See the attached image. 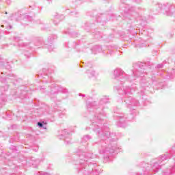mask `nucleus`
<instances>
[{"label": "nucleus", "mask_w": 175, "mask_h": 175, "mask_svg": "<svg viewBox=\"0 0 175 175\" xmlns=\"http://www.w3.org/2000/svg\"><path fill=\"white\" fill-rule=\"evenodd\" d=\"M109 96H103L97 103L96 101L87 102L88 110L92 109L94 116L90 119L92 122L91 128L96 133L98 141L92 143V146H98V154L103 155L105 162H109L110 155L118 152L117 146V136L114 133L109 131V127L105 126V117L106 112L103 110L106 108L105 105L110 103Z\"/></svg>", "instance_id": "1"}, {"label": "nucleus", "mask_w": 175, "mask_h": 175, "mask_svg": "<svg viewBox=\"0 0 175 175\" xmlns=\"http://www.w3.org/2000/svg\"><path fill=\"white\" fill-rule=\"evenodd\" d=\"M115 80H117L123 85L121 90H118L122 95H132L135 91H137V95L142 99H144V91L146 88L151 87L155 83V73H154V64L148 63V66L143 68L137 66L131 71V75H127L121 68L113 70ZM124 84L125 85H124Z\"/></svg>", "instance_id": "2"}, {"label": "nucleus", "mask_w": 175, "mask_h": 175, "mask_svg": "<svg viewBox=\"0 0 175 175\" xmlns=\"http://www.w3.org/2000/svg\"><path fill=\"white\" fill-rule=\"evenodd\" d=\"M78 154L74 157V164L77 172L83 175H99L100 173V165L96 161V155L87 153L81 149L77 152Z\"/></svg>", "instance_id": "3"}, {"label": "nucleus", "mask_w": 175, "mask_h": 175, "mask_svg": "<svg viewBox=\"0 0 175 175\" xmlns=\"http://www.w3.org/2000/svg\"><path fill=\"white\" fill-rule=\"evenodd\" d=\"M124 102L126 103V107L130 109L131 113L128 116V115L123 113H116L114 114V117H116L117 126L120 128H125L126 125H128V122L131 121H133L137 115L136 113V108L140 106V103L139 100H136V98H133L132 97H127L124 99Z\"/></svg>", "instance_id": "4"}, {"label": "nucleus", "mask_w": 175, "mask_h": 175, "mask_svg": "<svg viewBox=\"0 0 175 175\" xmlns=\"http://www.w3.org/2000/svg\"><path fill=\"white\" fill-rule=\"evenodd\" d=\"M50 73H51V70H47L46 68L42 69V73H41L39 77H42L45 79L44 83H49V85L39 86L37 90H39L42 94L45 95H49L51 99H53V95H58L59 92L62 94H68V89L62 85H57L55 83H51L50 78Z\"/></svg>", "instance_id": "5"}, {"label": "nucleus", "mask_w": 175, "mask_h": 175, "mask_svg": "<svg viewBox=\"0 0 175 175\" xmlns=\"http://www.w3.org/2000/svg\"><path fill=\"white\" fill-rule=\"evenodd\" d=\"M126 0H120L122 5L120 8L122 10L124 11V17H128V14H133V12H135V8L131 7L129 4H125V1Z\"/></svg>", "instance_id": "6"}, {"label": "nucleus", "mask_w": 175, "mask_h": 175, "mask_svg": "<svg viewBox=\"0 0 175 175\" xmlns=\"http://www.w3.org/2000/svg\"><path fill=\"white\" fill-rule=\"evenodd\" d=\"M8 88L9 85H5V86H0V109H1V107L4 106L5 103H6L7 96L5 92L8 91Z\"/></svg>", "instance_id": "7"}, {"label": "nucleus", "mask_w": 175, "mask_h": 175, "mask_svg": "<svg viewBox=\"0 0 175 175\" xmlns=\"http://www.w3.org/2000/svg\"><path fill=\"white\" fill-rule=\"evenodd\" d=\"M18 16V18H16V21H21V24L23 25H28V23H25L27 21H32L33 20V18L27 14H17Z\"/></svg>", "instance_id": "8"}, {"label": "nucleus", "mask_w": 175, "mask_h": 175, "mask_svg": "<svg viewBox=\"0 0 175 175\" xmlns=\"http://www.w3.org/2000/svg\"><path fill=\"white\" fill-rule=\"evenodd\" d=\"M64 46L66 49H75L79 53H80V51H84V50L80 49L81 46L77 42H67Z\"/></svg>", "instance_id": "9"}, {"label": "nucleus", "mask_w": 175, "mask_h": 175, "mask_svg": "<svg viewBox=\"0 0 175 175\" xmlns=\"http://www.w3.org/2000/svg\"><path fill=\"white\" fill-rule=\"evenodd\" d=\"M61 137H64V143L66 144H70V133L66 129L62 131Z\"/></svg>", "instance_id": "10"}, {"label": "nucleus", "mask_w": 175, "mask_h": 175, "mask_svg": "<svg viewBox=\"0 0 175 175\" xmlns=\"http://www.w3.org/2000/svg\"><path fill=\"white\" fill-rule=\"evenodd\" d=\"M85 75L88 79H92V77H94L95 80H96V77L98 76V73H96L92 68L88 69L85 72Z\"/></svg>", "instance_id": "11"}, {"label": "nucleus", "mask_w": 175, "mask_h": 175, "mask_svg": "<svg viewBox=\"0 0 175 175\" xmlns=\"http://www.w3.org/2000/svg\"><path fill=\"white\" fill-rule=\"evenodd\" d=\"M164 80H172L175 77V68L163 75Z\"/></svg>", "instance_id": "12"}, {"label": "nucleus", "mask_w": 175, "mask_h": 175, "mask_svg": "<svg viewBox=\"0 0 175 175\" xmlns=\"http://www.w3.org/2000/svg\"><path fill=\"white\" fill-rule=\"evenodd\" d=\"M92 54H98L99 53H103L105 57H107V54L105 53V51L102 49V46L99 45H95L92 49Z\"/></svg>", "instance_id": "13"}, {"label": "nucleus", "mask_w": 175, "mask_h": 175, "mask_svg": "<svg viewBox=\"0 0 175 175\" xmlns=\"http://www.w3.org/2000/svg\"><path fill=\"white\" fill-rule=\"evenodd\" d=\"M14 93H12V96H15V98H21V99H23L25 96L24 95H25V94H27V92H25V90H21V92L20 90H14Z\"/></svg>", "instance_id": "14"}, {"label": "nucleus", "mask_w": 175, "mask_h": 175, "mask_svg": "<svg viewBox=\"0 0 175 175\" xmlns=\"http://www.w3.org/2000/svg\"><path fill=\"white\" fill-rule=\"evenodd\" d=\"M36 24H38L42 31H47V29H49V25L43 21H40V19L36 21Z\"/></svg>", "instance_id": "15"}, {"label": "nucleus", "mask_w": 175, "mask_h": 175, "mask_svg": "<svg viewBox=\"0 0 175 175\" xmlns=\"http://www.w3.org/2000/svg\"><path fill=\"white\" fill-rule=\"evenodd\" d=\"M27 163L32 165L33 167H38V166H39V163H40V160L39 159L31 157Z\"/></svg>", "instance_id": "16"}, {"label": "nucleus", "mask_w": 175, "mask_h": 175, "mask_svg": "<svg viewBox=\"0 0 175 175\" xmlns=\"http://www.w3.org/2000/svg\"><path fill=\"white\" fill-rule=\"evenodd\" d=\"M7 79H9L10 80H15L16 83H21V81H23V79L17 78V76L14 74H9Z\"/></svg>", "instance_id": "17"}, {"label": "nucleus", "mask_w": 175, "mask_h": 175, "mask_svg": "<svg viewBox=\"0 0 175 175\" xmlns=\"http://www.w3.org/2000/svg\"><path fill=\"white\" fill-rule=\"evenodd\" d=\"M44 49H47L49 53H51V51H55V46H54V44H53L46 43L44 46Z\"/></svg>", "instance_id": "18"}, {"label": "nucleus", "mask_w": 175, "mask_h": 175, "mask_svg": "<svg viewBox=\"0 0 175 175\" xmlns=\"http://www.w3.org/2000/svg\"><path fill=\"white\" fill-rule=\"evenodd\" d=\"M0 68H5V69H8V70H10L12 69V66H10V64L8 62H4L3 60L0 61Z\"/></svg>", "instance_id": "19"}, {"label": "nucleus", "mask_w": 175, "mask_h": 175, "mask_svg": "<svg viewBox=\"0 0 175 175\" xmlns=\"http://www.w3.org/2000/svg\"><path fill=\"white\" fill-rule=\"evenodd\" d=\"M29 10H33L34 13H40L42 8H39L36 5H33L29 6Z\"/></svg>", "instance_id": "20"}, {"label": "nucleus", "mask_w": 175, "mask_h": 175, "mask_svg": "<svg viewBox=\"0 0 175 175\" xmlns=\"http://www.w3.org/2000/svg\"><path fill=\"white\" fill-rule=\"evenodd\" d=\"M59 21H61V15H59V14H55L54 15L53 23L55 24V25H58Z\"/></svg>", "instance_id": "21"}, {"label": "nucleus", "mask_w": 175, "mask_h": 175, "mask_svg": "<svg viewBox=\"0 0 175 175\" xmlns=\"http://www.w3.org/2000/svg\"><path fill=\"white\" fill-rule=\"evenodd\" d=\"M64 33L66 35H70L72 38H77V35H79V33L77 32L71 31H69V30L64 31Z\"/></svg>", "instance_id": "22"}, {"label": "nucleus", "mask_w": 175, "mask_h": 175, "mask_svg": "<svg viewBox=\"0 0 175 175\" xmlns=\"http://www.w3.org/2000/svg\"><path fill=\"white\" fill-rule=\"evenodd\" d=\"M137 20L141 21L140 23L141 25H146V23H147L148 18L146 16H139L137 18Z\"/></svg>", "instance_id": "23"}, {"label": "nucleus", "mask_w": 175, "mask_h": 175, "mask_svg": "<svg viewBox=\"0 0 175 175\" xmlns=\"http://www.w3.org/2000/svg\"><path fill=\"white\" fill-rule=\"evenodd\" d=\"M57 39V35L52 34L48 37V43L53 44V42Z\"/></svg>", "instance_id": "24"}, {"label": "nucleus", "mask_w": 175, "mask_h": 175, "mask_svg": "<svg viewBox=\"0 0 175 175\" xmlns=\"http://www.w3.org/2000/svg\"><path fill=\"white\" fill-rule=\"evenodd\" d=\"M91 139H92V137H91V135H86L82 138V143H87V142H89V140H91Z\"/></svg>", "instance_id": "25"}, {"label": "nucleus", "mask_w": 175, "mask_h": 175, "mask_svg": "<svg viewBox=\"0 0 175 175\" xmlns=\"http://www.w3.org/2000/svg\"><path fill=\"white\" fill-rule=\"evenodd\" d=\"M93 35L95 38V39H98L100 40V39H102V33L100 31H96L95 33H93Z\"/></svg>", "instance_id": "26"}, {"label": "nucleus", "mask_w": 175, "mask_h": 175, "mask_svg": "<svg viewBox=\"0 0 175 175\" xmlns=\"http://www.w3.org/2000/svg\"><path fill=\"white\" fill-rule=\"evenodd\" d=\"M55 111H58L59 113V116L60 118H62V116H65L66 111V110H61L59 108L57 109H55Z\"/></svg>", "instance_id": "27"}, {"label": "nucleus", "mask_w": 175, "mask_h": 175, "mask_svg": "<svg viewBox=\"0 0 175 175\" xmlns=\"http://www.w3.org/2000/svg\"><path fill=\"white\" fill-rule=\"evenodd\" d=\"M37 125L39 126V128H42V129H47V126H46V123H44V122H38Z\"/></svg>", "instance_id": "28"}, {"label": "nucleus", "mask_w": 175, "mask_h": 175, "mask_svg": "<svg viewBox=\"0 0 175 175\" xmlns=\"http://www.w3.org/2000/svg\"><path fill=\"white\" fill-rule=\"evenodd\" d=\"M151 32H152V30L151 29L144 30L143 34L147 35L148 38H151V35H150Z\"/></svg>", "instance_id": "29"}, {"label": "nucleus", "mask_w": 175, "mask_h": 175, "mask_svg": "<svg viewBox=\"0 0 175 175\" xmlns=\"http://www.w3.org/2000/svg\"><path fill=\"white\" fill-rule=\"evenodd\" d=\"M1 27L2 28H6L7 31H9V29H12V28H13V27L10 25H8L7 23H5L4 25H1Z\"/></svg>", "instance_id": "30"}, {"label": "nucleus", "mask_w": 175, "mask_h": 175, "mask_svg": "<svg viewBox=\"0 0 175 175\" xmlns=\"http://www.w3.org/2000/svg\"><path fill=\"white\" fill-rule=\"evenodd\" d=\"M164 65H165V62H163L161 64H159L157 65L156 69H163Z\"/></svg>", "instance_id": "31"}, {"label": "nucleus", "mask_w": 175, "mask_h": 175, "mask_svg": "<svg viewBox=\"0 0 175 175\" xmlns=\"http://www.w3.org/2000/svg\"><path fill=\"white\" fill-rule=\"evenodd\" d=\"M6 115H7V117L5 118L6 120H10V118H12V116L14 114H13V113H12V112H10V113L8 112V113H6Z\"/></svg>", "instance_id": "32"}, {"label": "nucleus", "mask_w": 175, "mask_h": 175, "mask_svg": "<svg viewBox=\"0 0 175 175\" xmlns=\"http://www.w3.org/2000/svg\"><path fill=\"white\" fill-rule=\"evenodd\" d=\"M71 16L74 17H77L79 16V12H71Z\"/></svg>", "instance_id": "33"}, {"label": "nucleus", "mask_w": 175, "mask_h": 175, "mask_svg": "<svg viewBox=\"0 0 175 175\" xmlns=\"http://www.w3.org/2000/svg\"><path fill=\"white\" fill-rule=\"evenodd\" d=\"M0 81H1V83H6V79L1 77V75H0Z\"/></svg>", "instance_id": "34"}, {"label": "nucleus", "mask_w": 175, "mask_h": 175, "mask_svg": "<svg viewBox=\"0 0 175 175\" xmlns=\"http://www.w3.org/2000/svg\"><path fill=\"white\" fill-rule=\"evenodd\" d=\"M25 57H26V58H29L31 57V53H25Z\"/></svg>", "instance_id": "35"}, {"label": "nucleus", "mask_w": 175, "mask_h": 175, "mask_svg": "<svg viewBox=\"0 0 175 175\" xmlns=\"http://www.w3.org/2000/svg\"><path fill=\"white\" fill-rule=\"evenodd\" d=\"M5 1L8 3V5H10V3H12V0H5Z\"/></svg>", "instance_id": "36"}, {"label": "nucleus", "mask_w": 175, "mask_h": 175, "mask_svg": "<svg viewBox=\"0 0 175 175\" xmlns=\"http://www.w3.org/2000/svg\"><path fill=\"white\" fill-rule=\"evenodd\" d=\"M87 66L88 67V68H92V64H91V63H89V64H87Z\"/></svg>", "instance_id": "37"}, {"label": "nucleus", "mask_w": 175, "mask_h": 175, "mask_svg": "<svg viewBox=\"0 0 175 175\" xmlns=\"http://www.w3.org/2000/svg\"><path fill=\"white\" fill-rule=\"evenodd\" d=\"M79 96H83L84 98V97H85V94H79Z\"/></svg>", "instance_id": "38"}, {"label": "nucleus", "mask_w": 175, "mask_h": 175, "mask_svg": "<svg viewBox=\"0 0 175 175\" xmlns=\"http://www.w3.org/2000/svg\"><path fill=\"white\" fill-rule=\"evenodd\" d=\"M135 2H137V3H140V2H142V0H135Z\"/></svg>", "instance_id": "39"}, {"label": "nucleus", "mask_w": 175, "mask_h": 175, "mask_svg": "<svg viewBox=\"0 0 175 175\" xmlns=\"http://www.w3.org/2000/svg\"><path fill=\"white\" fill-rule=\"evenodd\" d=\"M3 133L1 131H0V136H2Z\"/></svg>", "instance_id": "40"}, {"label": "nucleus", "mask_w": 175, "mask_h": 175, "mask_svg": "<svg viewBox=\"0 0 175 175\" xmlns=\"http://www.w3.org/2000/svg\"><path fill=\"white\" fill-rule=\"evenodd\" d=\"M109 54H113V51H109Z\"/></svg>", "instance_id": "41"}, {"label": "nucleus", "mask_w": 175, "mask_h": 175, "mask_svg": "<svg viewBox=\"0 0 175 175\" xmlns=\"http://www.w3.org/2000/svg\"><path fill=\"white\" fill-rule=\"evenodd\" d=\"M80 1H81L82 2H85V0H80Z\"/></svg>", "instance_id": "42"}, {"label": "nucleus", "mask_w": 175, "mask_h": 175, "mask_svg": "<svg viewBox=\"0 0 175 175\" xmlns=\"http://www.w3.org/2000/svg\"><path fill=\"white\" fill-rule=\"evenodd\" d=\"M14 148H15V147H14V146H12V150L14 149Z\"/></svg>", "instance_id": "43"}, {"label": "nucleus", "mask_w": 175, "mask_h": 175, "mask_svg": "<svg viewBox=\"0 0 175 175\" xmlns=\"http://www.w3.org/2000/svg\"><path fill=\"white\" fill-rule=\"evenodd\" d=\"M146 46V44H143V46Z\"/></svg>", "instance_id": "44"}, {"label": "nucleus", "mask_w": 175, "mask_h": 175, "mask_svg": "<svg viewBox=\"0 0 175 175\" xmlns=\"http://www.w3.org/2000/svg\"><path fill=\"white\" fill-rule=\"evenodd\" d=\"M1 75H3V72H1Z\"/></svg>", "instance_id": "45"}, {"label": "nucleus", "mask_w": 175, "mask_h": 175, "mask_svg": "<svg viewBox=\"0 0 175 175\" xmlns=\"http://www.w3.org/2000/svg\"><path fill=\"white\" fill-rule=\"evenodd\" d=\"M86 130H88V127L86 128Z\"/></svg>", "instance_id": "46"}, {"label": "nucleus", "mask_w": 175, "mask_h": 175, "mask_svg": "<svg viewBox=\"0 0 175 175\" xmlns=\"http://www.w3.org/2000/svg\"><path fill=\"white\" fill-rule=\"evenodd\" d=\"M0 61H2V59H0Z\"/></svg>", "instance_id": "47"}]
</instances>
